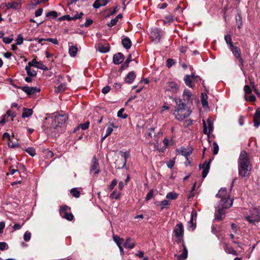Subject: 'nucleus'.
<instances>
[{"instance_id": "obj_13", "label": "nucleus", "mask_w": 260, "mask_h": 260, "mask_svg": "<svg viewBox=\"0 0 260 260\" xmlns=\"http://www.w3.org/2000/svg\"><path fill=\"white\" fill-rule=\"evenodd\" d=\"M124 59V56L121 53H117L114 55L113 61L114 64H119L123 62Z\"/></svg>"}, {"instance_id": "obj_7", "label": "nucleus", "mask_w": 260, "mask_h": 260, "mask_svg": "<svg viewBox=\"0 0 260 260\" xmlns=\"http://www.w3.org/2000/svg\"><path fill=\"white\" fill-rule=\"evenodd\" d=\"M184 231V227L181 223L177 224L173 230V233L176 238V241L178 244L183 241Z\"/></svg>"}, {"instance_id": "obj_35", "label": "nucleus", "mask_w": 260, "mask_h": 260, "mask_svg": "<svg viewBox=\"0 0 260 260\" xmlns=\"http://www.w3.org/2000/svg\"><path fill=\"white\" fill-rule=\"evenodd\" d=\"M131 62H132V64L138 63L137 60L132 59V55L129 54L127 59H126V60L125 61L124 64L125 65H128Z\"/></svg>"}, {"instance_id": "obj_10", "label": "nucleus", "mask_w": 260, "mask_h": 260, "mask_svg": "<svg viewBox=\"0 0 260 260\" xmlns=\"http://www.w3.org/2000/svg\"><path fill=\"white\" fill-rule=\"evenodd\" d=\"M100 172L98 160L96 157L94 156L92 159L90 173L91 174H98Z\"/></svg>"}, {"instance_id": "obj_60", "label": "nucleus", "mask_w": 260, "mask_h": 260, "mask_svg": "<svg viewBox=\"0 0 260 260\" xmlns=\"http://www.w3.org/2000/svg\"><path fill=\"white\" fill-rule=\"evenodd\" d=\"M174 164L175 161L173 160H170L167 162V167L170 169L173 168V166H174Z\"/></svg>"}, {"instance_id": "obj_12", "label": "nucleus", "mask_w": 260, "mask_h": 260, "mask_svg": "<svg viewBox=\"0 0 260 260\" xmlns=\"http://www.w3.org/2000/svg\"><path fill=\"white\" fill-rule=\"evenodd\" d=\"M210 161L211 160H209V161H206L204 162L201 167L200 166V168H201L203 169L202 176L203 178H205L207 176L209 172L210 166Z\"/></svg>"}, {"instance_id": "obj_36", "label": "nucleus", "mask_w": 260, "mask_h": 260, "mask_svg": "<svg viewBox=\"0 0 260 260\" xmlns=\"http://www.w3.org/2000/svg\"><path fill=\"white\" fill-rule=\"evenodd\" d=\"M201 103L203 107H205L208 106L207 95L202 93Z\"/></svg>"}, {"instance_id": "obj_55", "label": "nucleus", "mask_w": 260, "mask_h": 260, "mask_svg": "<svg viewBox=\"0 0 260 260\" xmlns=\"http://www.w3.org/2000/svg\"><path fill=\"white\" fill-rule=\"evenodd\" d=\"M153 190L152 189L150 190V191L147 194L146 197L145 198L146 200L149 201L150 200L153 196Z\"/></svg>"}, {"instance_id": "obj_29", "label": "nucleus", "mask_w": 260, "mask_h": 260, "mask_svg": "<svg viewBox=\"0 0 260 260\" xmlns=\"http://www.w3.org/2000/svg\"><path fill=\"white\" fill-rule=\"evenodd\" d=\"M236 22L237 25V27L239 29H241L243 26V22L241 15L238 13L236 16Z\"/></svg>"}, {"instance_id": "obj_27", "label": "nucleus", "mask_w": 260, "mask_h": 260, "mask_svg": "<svg viewBox=\"0 0 260 260\" xmlns=\"http://www.w3.org/2000/svg\"><path fill=\"white\" fill-rule=\"evenodd\" d=\"M78 51V49L76 46H69V53L72 57L76 56Z\"/></svg>"}, {"instance_id": "obj_51", "label": "nucleus", "mask_w": 260, "mask_h": 260, "mask_svg": "<svg viewBox=\"0 0 260 260\" xmlns=\"http://www.w3.org/2000/svg\"><path fill=\"white\" fill-rule=\"evenodd\" d=\"M113 132L112 127H110L108 125V127L106 130V133L104 137L103 138V140L105 139L106 138H107L108 136H109Z\"/></svg>"}, {"instance_id": "obj_34", "label": "nucleus", "mask_w": 260, "mask_h": 260, "mask_svg": "<svg viewBox=\"0 0 260 260\" xmlns=\"http://www.w3.org/2000/svg\"><path fill=\"white\" fill-rule=\"evenodd\" d=\"M178 194L175 192H170L166 195V198L170 200H175L177 198Z\"/></svg>"}, {"instance_id": "obj_14", "label": "nucleus", "mask_w": 260, "mask_h": 260, "mask_svg": "<svg viewBox=\"0 0 260 260\" xmlns=\"http://www.w3.org/2000/svg\"><path fill=\"white\" fill-rule=\"evenodd\" d=\"M231 51L233 52V54L235 55V56L239 59L240 62L241 63H242V59L241 57V51L240 49L235 46H232L231 48H230Z\"/></svg>"}, {"instance_id": "obj_1", "label": "nucleus", "mask_w": 260, "mask_h": 260, "mask_svg": "<svg viewBox=\"0 0 260 260\" xmlns=\"http://www.w3.org/2000/svg\"><path fill=\"white\" fill-rule=\"evenodd\" d=\"M216 197L220 199L218 205L216 207L215 213V219L221 220L223 219L225 214V210L231 207L233 203V200L231 199L227 194L226 188H221Z\"/></svg>"}, {"instance_id": "obj_23", "label": "nucleus", "mask_w": 260, "mask_h": 260, "mask_svg": "<svg viewBox=\"0 0 260 260\" xmlns=\"http://www.w3.org/2000/svg\"><path fill=\"white\" fill-rule=\"evenodd\" d=\"M33 113V111L31 109L23 108V111L22 114V117L23 118H27L30 116Z\"/></svg>"}, {"instance_id": "obj_25", "label": "nucleus", "mask_w": 260, "mask_h": 260, "mask_svg": "<svg viewBox=\"0 0 260 260\" xmlns=\"http://www.w3.org/2000/svg\"><path fill=\"white\" fill-rule=\"evenodd\" d=\"M191 93L188 89H184L183 93V98L184 101H191Z\"/></svg>"}, {"instance_id": "obj_61", "label": "nucleus", "mask_w": 260, "mask_h": 260, "mask_svg": "<svg viewBox=\"0 0 260 260\" xmlns=\"http://www.w3.org/2000/svg\"><path fill=\"white\" fill-rule=\"evenodd\" d=\"M83 15V14L82 12H80V13H77L75 15H74L72 17V18H73V20H76L77 19H80L82 17Z\"/></svg>"}, {"instance_id": "obj_46", "label": "nucleus", "mask_w": 260, "mask_h": 260, "mask_svg": "<svg viewBox=\"0 0 260 260\" xmlns=\"http://www.w3.org/2000/svg\"><path fill=\"white\" fill-rule=\"evenodd\" d=\"M25 151L31 156H34L36 154V151L33 148H28Z\"/></svg>"}, {"instance_id": "obj_57", "label": "nucleus", "mask_w": 260, "mask_h": 260, "mask_svg": "<svg viewBox=\"0 0 260 260\" xmlns=\"http://www.w3.org/2000/svg\"><path fill=\"white\" fill-rule=\"evenodd\" d=\"M110 89H111L110 86H106L103 88V89H102V92L103 93L105 94L108 93L110 91Z\"/></svg>"}, {"instance_id": "obj_20", "label": "nucleus", "mask_w": 260, "mask_h": 260, "mask_svg": "<svg viewBox=\"0 0 260 260\" xmlns=\"http://www.w3.org/2000/svg\"><path fill=\"white\" fill-rule=\"evenodd\" d=\"M122 44L123 46L126 49L130 48L132 46L131 41L128 37H124L122 39Z\"/></svg>"}, {"instance_id": "obj_37", "label": "nucleus", "mask_w": 260, "mask_h": 260, "mask_svg": "<svg viewBox=\"0 0 260 260\" xmlns=\"http://www.w3.org/2000/svg\"><path fill=\"white\" fill-rule=\"evenodd\" d=\"M61 216L63 218H66L67 220L69 221H71L74 218V216L71 213L68 212H66L63 214H62Z\"/></svg>"}, {"instance_id": "obj_5", "label": "nucleus", "mask_w": 260, "mask_h": 260, "mask_svg": "<svg viewBox=\"0 0 260 260\" xmlns=\"http://www.w3.org/2000/svg\"><path fill=\"white\" fill-rule=\"evenodd\" d=\"M164 89L165 94L172 99L174 94L179 91L180 85L175 81H169L165 85Z\"/></svg>"}, {"instance_id": "obj_38", "label": "nucleus", "mask_w": 260, "mask_h": 260, "mask_svg": "<svg viewBox=\"0 0 260 260\" xmlns=\"http://www.w3.org/2000/svg\"><path fill=\"white\" fill-rule=\"evenodd\" d=\"M124 111V108L120 109L117 112V116L119 118H122L123 119L126 118L127 117V115L125 113H123Z\"/></svg>"}, {"instance_id": "obj_22", "label": "nucleus", "mask_w": 260, "mask_h": 260, "mask_svg": "<svg viewBox=\"0 0 260 260\" xmlns=\"http://www.w3.org/2000/svg\"><path fill=\"white\" fill-rule=\"evenodd\" d=\"M254 124L256 127L260 125V110H256L254 117Z\"/></svg>"}, {"instance_id": "obj_56", "label": "nucleus", "mask_w": 260, "mask_h": 260, "mask_svg": "<svg viewBox=\"0 0 260 260\" xmlns=\"http://www.w3.org/2000/svg\"><path fill=\"white\" fill-rule=\"evenodd\" d=\"M45 40L51 42L55 45H57L58 44V41L56 38H47Z\"/></svg>"}, {"instance_id": "obj_50", "label": "nucleus", "mask_w": 260, "mask_h": 260, "mask_svg": "<svg viewBox=\"0 0 260 260\" xmlns=\"http://www.w3.org/2000/svg\"><path fill=\"white\" fill-rule=\"evenodd\" d=\"M23 39L21 35H19L17 36V39H16V45H21L23 43Z\"/></svg>"}, {"instance_id": "obj_58", "label": "nucleus", "mask_w": 260, "mask_h": 260, "mask_svg": "<svg viewBox=\"0 0 260 260\" xmlns=\"http://www.w3.org/2000/svg\"><path fill=\"white\" fill-rule=\"evenodd\" d=\"M118 21L117 20V19H116L115 18L112 19L110 21V23H108L107 25L109 27H112L115 25L116 24V23H117Z\"/></svg>"}, {"instance_id": "obj_3", "label": "nucleus", "mask_w": 260, "mask_h": 260, "mask_svg": "<svg viewBox=\"0 0 260 260\" xmlns=\"http://www.w3.org/2000/svg\"><path fill=\"white\" fill-rule=\"evenodd\" d=\"M67 119V115L57 114L55 115L50 127H46L45 124L43 125L44 130L48 135L56 137L61 131V126L66 123Z\"/></svg>"}, {"instance_id": "obj_17", "label": "nucleus", "mask_w": 260, "mask_h": 260, "mask_svg": "<svg viewBox=\"0 0 260 260\" xmlns=\"http://www.w3.org/2000/svg\"><path fill=\"white\" fill-rule=\"evenodd\" d=\"M194 77L193 74H192L191 76L186 75L184 79L185 84L189 87H192L194 85L192 83V80L194 79Z\"/></svg>"}, {"instance_id": "obj_15", "label": "nucleus", "mask_w": 260, "mask_h": 260, "mask_svg": "<svg viewBox=\"0 0 260 260\" xmlns=\"http://www.w3.org/2000/svg\"><path fill=\"white\" fill-rule=\"evenodd\" d=\"M182 244L183 246V251L181 254L177 256V258L179 260H185L187 257L188 250L184 241H182Z\"/></svg>"}, {"instance_id": "obj_44", "label": "nucleus", "mask_w": 260, "mask_h": 260, "mask_svg": "<svg viewBox=\"0 0 260 260\" xmlns=\"http://www.w3.org/2000/svg\"><path fill=\"white\" fill-rule=\"evenodd\" d=\"M31 236V233L28 231H26L23 235V239L25 241L28 242L30 240Z\"/></svg>"}, {"instance_id": "obj_53", "label": "nucleus", "mask_w": 260, "mask_h": 260, "mask_svg": "<svg viewBox=\"0 0 260 260\" xmlns=\"http://www.w3.org/2000/svg\"><path fill=\"white\" fill-rule=\"evenodd\" d=\"M197 218V212L195 210H193L191 213V217H190V220L196 221Z\"/></svg>"}, {"instance_id": "obj_32", "label": "nucleus", "mask_w": 260, "mask_h": 260, "mask_svg": "<svg viewBox=\"0 0 260 260\" xmlns=\"http://www.w3.org/2000/svg\"><path fill=\"white\" fill-rule=\"evenodd\" d=\"M113 240L116 243L118 247H120V246H121L123 242V239L121 238L119 236L114 235H113Z\"/></svg>"}, {"instance_id": "obj_4", "label": "nucleus", "mask_w": 260, "mask_h": 260, "mask_svg": "<svg viewBox=\"0 0 260 260\" xmlns=\"http://www.w3.org/2000/svg\"><path fill=\"white\" fill-rule=\"evenodd\" d=\"M177 107L175 110L174 115L179 121H182L191 114V111L189 108L186 107V105L180 99H174Z\"/></svg>"}, {"instance_id": "obj_2", "label": "nucleus", "mask_w": 260, "mask_h": 260, "mask_svg": "<svg viewBox=\"0 0 260 260\" xmlns=\"http://www.w3.org/2000/svg\"><path fill=\"white\" fill-rule=\"evenodd\" d=\"M239 175L242 177L249 178L251 170V165L248 153L242 151L238 160Z\"/></svg>"}, {"instance_id": "obj_42", "label": "nucleus", "mask_w": 260, "mask_h": 260, "mask_svg": "<svg viewBox=\"0 0 260 260\" xmlns=\"http://www.w3.org/2000/svg\"><path fill=\"white\" fill-rule=\"evenodd\" d=\"M117 180L116 179L113 180L110 184L109 185V186L108 187L107 189L109 191L112 190L115 187V186L117 185Z\"/></svg>"}, {"instance_id": "obj_49", "label": "nucleus", "mask_w": 260, "mask_h": 260, "mask_svg": "<svg viewBox=\"0 0 260 260\" xmlns=\"http://www.w3.org/2000/svg\"><path fill=\"white\" fill-rule=\"evenodd\" d=\"M58 15L56 11H50L47 13V17H52L53 18H56L57 17Z\"/></svg>"}, {"instance_id": "obj_9", "label": "nucleus", "mask_w": 260, "mask_h": 260, "mask_svg": "<svg viewBox=\"0 0 260 260\" xmlns=\"http://www.w3.org/2000/svg\"><path fill=\"white\" fill-rule=\"evenodd\" d=\"M203 133L206 135H209L213 130V122L211 118H208L207 122L203 120Z\"/></svg>"}, {"instance_id": "obj_47", "label": "nucleus", "mask_w": 260, "mask_h": 260, "mask_svg": "<svg viewBox=\"0 0 260 260\" xmlns=\"http://www.w3.org/2000/svg\"><path fill=\"white\" fill-rule=\"evenodd\" d=\"M13 40V36L10 37H3V42L7 44H10L12 41Z\"/></svg>"}, {"instance_id": "obj_26", "label": "nucleus", "mask_w": 260, "mask_h": 260, "mask_svg": "<svg viewBox=\"0 0 260 260\" xmlns=\"http://www.w3.org/2000/svg\"><path fill=\"white\" fill-rule=\"evenodd\" d=\"M19 6V5L18 3L16 2H12L8 3L6 4V7L8 9H17Z\"/></svg>"}, {"instance_id": "obj_43", "label": "nucleus", "mask_w": 260, "mask_h": 260, "mask_svg": "<svg viewBox=\"0 0 260 260\" xmlns=\"http://www.w3.org/2000/svg\"><path fill=\"white\" fill-rule=\"evenodd\" d=\"M170 204V203L169 201H167V200H164L162 201H161L160 203H159V205H161V210H164V209L167 208V207Z\"/></svg>"}, {"instance_id": "obj_6", "label": "nucleus", "mask_w": 260, "mask_h": 260, "mask_svg": "<svg viewBox=\"0 0 260 260\" xmlns=\"http://www.w3.org/2000/svg\"><path fill=\"white\" fill-rule=\"evenodd\" d=\"M249 212V215H245L244 218L251 224H255L260 219V209L252 208Z\"/></svg>"}, {"instance_id": "obj_8", "label": "nucleus", "mask_w": 260, "mask_h": 260, "mask_svg": "<svg viewBox=\"0 0 260 260\" xmlns=\"http://www.w3.org/2000/svg\"><path fill=\"white\" fill-rule=\"evenodd\" d=\"M149 35L152 41L157 43L159 42L161 37L163 35V34L161 30L158 28L154 27L151 28Z\"/></svg>"}, {"instance_id": "obj_11", "label": "nucleus", "mask_w": 260, "mask_h": 260, "mask_svg": "<svg viewBox=\"0 0 260 260\" xmlns=\"http://www.w3.org/2000/svg\"><path fill=\"white\" fill-rule=\"evenodd\" d=\"M22 91L30 95L40 91V89L36 87L23 86L20 88Z\"/></svg>"}, {"instance_id": "obj_48", "label": "nucleus", "mask_w": 260, "mask_h": 260, "mask_svg": "<svg viewBox=\"0 0 260 260\" xmlns=\"http://www.w3.org/2000/svg\"><path fill=\"white\" fill-rule=\"evenodd\" d=\"M213 153L214 155H216L218 152L219 147H218L217 143L215 141L213 143Z\"/></svg>"}, {"instance_id": "obj_52", "label": "nucleus", "mask_w": 260, "mask_h": 260, "mask_svg": "<svg viewBox=\"0 0 260 260\" xmlns=\"http://www.w3.org/2000/svg\"><path fill=\"white\" fill-rule=\"evenodd\" d=\"M7 117H11L12 118L15 117L16 116V114L15 112L12 111V110H9L7 112ZM12 120H13V119H12Z\"/></svg>"}, {"instance_id": "obj_30", "label": "nucleus", "mask_w": 260, "mask_h": 260, "mask_svg": "<svg viewBox=\"0 0 260 260\" xmlns=\"http://www.w3.org/2000/svg\"><path fill=\"white\" fill-rule=\"evenodd\" d=\"M110 50V46L108 44L104 45H100L98 47V50L102 53L108 52Z\"/></svg>"}, {"instance_id": "obj_31", "label": "nucleus", "mask_w": 260, "mask_h": 260, "mask_svg": "<svg viewBox=\"0 0 260 260\" xmlns=\"http://www.w3.org/2000/svg\"><path fill=\"white\" fill-rule=\"evenodd\" d=\"M66 88V84L65 83L60 84L58 86L55 87L54 91L56 93L62 92L64 91Z\"/></svg>"}, {"instance_id": "obj_59", "label": "nucleus", "mask_w": 260, "mask_h": 260, "mask_svg": "<svg viewBox=\"0 0 260 260\" xmlns=\"http://www.w3.org/2000/svg\"><path fill=\"white\" fill-rule=\"evenodd\" d=\"M89 125V122H86L85 123L81 124L80 125V127L81 128H82L83 130L86 129L88 128Z\"/></svg>"}, {"instance_id": "obj_21", "label": "nucleus", "mask_w": 260, "mask_h": 260, "mask_svg": "<svg viewBox=\"0 0 260 260\" xmlns=\"http://www.w3.org/2000/svg\"><path fill=\"white\" fill-rule=\"evenodd\" d=\"M223 248L224 251L229 254H232L234 255H237V252L232 247L228 246V244L224 243Z\"/></svg>"}, {"instance_id": "obj_40", "label": "nucleus", "mask_w": 260, "mask_h": 260, "mask_svg": "<svg viewBox=\"0 0 260 260\" xmlns=\"http://www.w3.org/2000/svg\"><path fill=\"white\" fill-rule=\"evenodd\" d=\"M71 193L75 198H79L80 194V191L76 188H72L71 190Z\"/></svg>"}, {"instance_id": "obj_64", "label": "nucleus", "mask_w": 260, "mask_h": 260, "mask_svg": "<svg viewBox=\"0 0 260 260\" xmlns=\"http://www.w3.org/2000/svg\"><path fill=\"white\" fill-rule=\"evenodd\" d=\"M92 20L90 19H86V22H85V23L84 24L83 26H85V27H88L90 25H91L92 23Z\"/></svg>"}, {"instance_id": "obj_33", "label": "nucleus", "mask_w": 260, "mask_h": 260, "mask_svg": "<svg viewBox=\"0 0 260 260\" xmlns=\"http://www.w3.org/2000/svg\"><path fill=\"white\" fill-rule=\"evenodd\" d=\"M224 40L226 44L228 45L229 48H231L232 46H234L232 43V37L230 35L226 34V35H225Z\"/></svg>"}, {"instance_id": "obj_16", "label": "nucleus", "mask_w": 260, "mask_h": 260, "mask_svg": "<svg viewBox=\"0 0 260 260\" xmlns=\"http://www.w3.org/2000/svg\"><path fill=\"white\" fill-rule=\"evenodd\" d=\"M109 2V0H95L92 6L94 8L99 9L101 7L105 6Z\"/></svg>"}, {"instance_id": "obj_18", "label": "nucleus", "mask_w": 260, "mask_h": 260, "mask_svg": "<svg viewBox=\"0 0 260 260\" xmlns=\"http://www.w3.org/2000/svg\"><path fill=\"white\" fill-rule=\"evenodd\" d=\"M136 78L135 73L133 72H129L125 77L124 81L126 83H132Z\"/></svg>"}, {"instance_id": "obj_19", "label": "nucleus", "mask_w": 260, "mask_h": 260, "mask_svg": "<svg viewBox=\"0 0 260 260\" xmlns=\"http://www.w3.org/2000/svg\"><path fill=\"white\" fill-rule=\"evenodd\" d=\"M124 247L127 249H133L135 246V244L133 241V239L131 238H127L125 242L123 244Z\"/></svg>"}, {"instance_id": "obj_54", "label": "nucleus", "mask_w": 260, "mask_h": 260, "mask_svg": "<svg viewBox=\"0 0 260 260\" xmlns=\"http://www.w3.org/2000/svg\"><path fill=\"white\" fill-rule=\"evenodd\" d=\"M8 249V245L6 242H0V250H4Z\"/></svg>"}, {"instance_id": "obj_41", "label": "nucleus", "mask_w": 260, "mask_h": 260, "mask_svg": "<svg viewBox=\"0 0 260 260\" xmlns=\"http://www.w3.org/2000/svg\"><path fill=\"white\" fill-rule=\"evenodd\" d=\"M181 154L186 157V158L188 157L190 155V154L191 153V151L187 150L186 149L183 148H182L180 150Z\"/></svg>"}, {"instance_id": "obj_39", "label": "nucleus", "mask_w": 260, "mask_h": 260, "mask_svg": "<svg viewBox=\"0 0 260 260\" xmlns=\"http://www.w3.org/2000/svg\"><path fill=\"white\" fill-rule=\"evenodd\" d=\"M196 221L190 220L188 222V229L191 231H193L196 228Z\"/></svg>"}, {"instance_id": "obj_63", "label": "nucleus", "mask_w": 260, "mask_h": 260, "mask_svg": "<svg viewBox=\"0 0 260 260\" xmlns=\"http://www.w3.org/2000/svg\"><path fill=\"white\" fill-rule=\"evenodd\" d=\"M244 90L247 94H250L251 93V89L248 85H245L244 86Z\"/></svg>"}, {"instance_id": "obj_24", "label": "nucleus", "mask_w": 260, "mask_h": 260, "mask_svg": "<svg viewBox=\"0 0 260 260\" xmlns=\"http://www.w3.org/2000/svg\"><path fill=\"white\" fill-rule=\"evenodd\" d=\"M121 193L120 191H118L117 190H114L112 193L110 195V199L111 200L115 199L118 200L121 197Z\"/></svg>"}, {"instance_id": "obj_62", "label": "nucleus", "mask_w": 260, "mask_h": 260, "mask_svg": "<svg viewBox=\"0 0 260 260\" xmlns=\"http://www.w3.org/2000/svg\"><path fill=\"white\" fill-rule=\"evenodd\" d=\"M8 118V117L7 116V114L3 115L2 117V119L0 121V124L2 125H4L6 121V120Z\"/></svg>"}, {"instance_id": "obj_28", "label": "nucleus", "mask_w": 260, "mask_h": 260, "mask_svg": "<svg viewBox=\"0 0 260 260\" xmlns=\"http://www.w3.org/2000/svg\"><path fill=\"white\" fill-rule=\"evenodd\" d=\"M32 66H26L25 70L27 72V74L29 76L35 77L37 75V72L31 69Z\"/></svg>"}, {"instance_id": "obj_45", "label": "nucleus", "mask_w": 260, "mask_h": 260, "mask_svg": "<svg viewBox=\"0 0 260 260\" xmlns=\"http://www.w3.org/2000/svg\"><path fill=\"white\" fill-rule=\"evenodd\" d=\"M68 209H70V208L66 205H63V206H62L61 207H60V208L59 210V213H60V216L62 214H63L64 213L67 212V211Z\"/></svg>"}]
</instances>
